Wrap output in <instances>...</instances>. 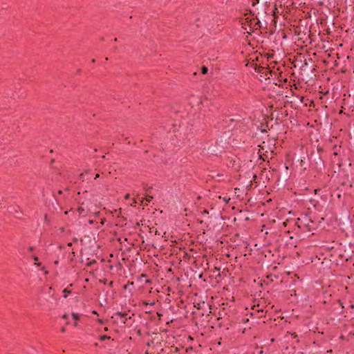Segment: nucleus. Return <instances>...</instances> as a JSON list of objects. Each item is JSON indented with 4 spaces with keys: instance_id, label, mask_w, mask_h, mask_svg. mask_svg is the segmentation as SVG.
Wrapping results in <instances>:
<instances>
[{
    "instance_id": "4be33fe9",
    "label": "nucleus",
    "mask_w": 354,
    "mask_h": 354,
    "mask_svg": "<svg viewBox=\"0 0 354 354\" xmlns=\"http://www.w3.org/2000/svg\"><path fill=\"white\" fill-rule=\"evenodd\" d=\"M58 193H59V194H61L62 193V190H59V191L58 192Z\"/></svg>"
},
{
    "instance_id": "9d476101",
    "label": "nucleus",
    "mask_w": 354,
    "mask_h": 354,
    "mask_svg": "<svg viewBox=\"0 0 354 354\" xmlns=\"http://www.w3.org/2000/svg\"><path fill=\"white\" fill-rule=\"evenodd\" d=\"M105 221H106V219H105V218L102 219L100 224H101V225H104V223H105Z\"/></svg>"
},
{
    "instance_id": "aec40b11",
    "label": "nucleus",
    "mask_w": 354,
    "mask_h": 354,
    "mask_svg": "<svg viewBox=\"0 0 354 354\" xmlns=\"http://www.w3.org/2000/svg\"><path fill=\"white\" fill-rule=\"evenodd\" d=\"M54 263H55V264H56V265H57V264H58V261H57H57H55L54 262Z\"/></svg>"
},
{
    "instance_id": "7ed1b4c3",
    "label": "nucleus",
    "mask_w": 354,
    "mask_h": 354,
    "mask_svg": "<svg viewBox=\"0 0 354 354\" xmlns=\"http://www.w3.org/2000/svg\"><path fill=\"white\" fill-rule=\"evenodd\" d=\"M32 259L35 261V265L37 266H40V263L38 261V258L36 256H32Z\"/></svg>"
},
{
    "instance_id": "412c9836",
    "label": "nucleus",
    "mask_w": 354,
    "mask_h": 354,
    "mask_svg": "<svg viewBox=\"0 0 354 354\" xmlns=\"http://www.w3.org/2000/svg\"><path fill=\"white\" fill-rule=\"evenodd\" d=\"M71 245H72V243H68V246H70V247H71Z\"/></svg>"
},
{
    "instance_id": "dca6fc26",
    "label": "nucleus",
    "mask_w": 354,
    "mask_h": 354,
    "mask_svg": "<svg viewBox=\"0 0 354 354\" xmlns=\"http://www.w3.org/2000/svg\"><path fill=\"white\" fill-rule=\"evenodd\" d=\"M78 211L81 213L83 211V209L82 207H80L78 209Z\"/></svg>"
},
{
    "instance_id": "f3484780",
    "label": "nucleus",
    "mask_w": 354,
    "mask_h": 354,
    "mask_svg": "<svg viewBox=\"0 0 354 354\" xmlns=\"http://www.w3.org/2000/svg\"><path fill=\"white\" fill-rule=\"evenodd\" d=\"M29 250H30V251H32V250H33V248H32V247H30V248H29Z\"/></svg>"
},
{
    "instance_id": "6ab92c4d",
    "label": "nucleus",
    "mask_w": 354,
    "mask_h": 354,
    "mask_svg": "<svg viewBox=\"0 0 354 354\" xmlns=\"http://www.w3.org/2000/svg\"><path fill=\"white\" fill-rule=\"evenodd\" d=\"M67 316L66 315H63L62 318L63 319H66Z\"/></svg>"
},
{
    "instance_id": "39448f33",
    "label": "nucleus",
    "mask_w": 354,
    "mask_h": 354,
    "mask_svg": "<svg viewBox=\"0 0 354 354\" xmlns=\"http://www.w3.org/2000/svg\"><path fill=\"white\" fill-rule=\"evenodd\" d=\"M71 292L70 290H68L67 288L64 289L63 293L64 294V297L66 298L67 297V294H69Z\"/></svg>"
},
{
    "instance_id": "b1692460",
    "label": "nucleus",
    "mask_w": 354,
    "mask_h": 354,
    "mask_svg": "<svg viewBox=\"0 0 354 354\" xmlns=\"http://www.w3.org/2000/svg\"><path fill=\"white\" fill-rule=\"evenodd\" d=\"M129 354H131V353H129Z\"/></svg>"
},
{
    "instance_id": "a211bd4d",
    "label": "nucleus",
    "mask_w": 354,
    "mask_h": 354,
    "mask_svg": "<svg viewBox=\"0 0 354 354\" xmlns=\"http://www.w3.org/2000/svg\"><path fill=\"white\" fill-rule=\"evenodd\" d=\"M61 330H62V332H65L66 329H65V328H62Z\"/></svg>"
},
{
    "instance_id": "2eb2a0df",
    "label": "nucleus",
    "mask_w": 354,
    "mask_h": 354,
    "mask_svg": "<svg viewBox=\"0 0 354 354\" xmlns=\"http://www.w3.org/2000/svg\"><path fill=\"white\" fill-rule=\"evenodd\" d=\"M133 194L136 196H139V193L138 192H134Z\"/></svg>"
},
{
    "instance_id": "4468645a",
    "label": "nucleus",
    "mask_w": 354,
    "mask_h": 354,
    "mask_svg": "<svg viewBox=\"0 0 354 354\" xmlns=\"http://www.w3.org/2000/svg\"><path fill=\"white\" fill-rule=\"evenodd\" d=\"M99 177H100V174H97L95 175V179H97V178H99Z\"/></svg>"
},
{
    "instance_id": "0eeeda50",
    "label": "nucleus",
    "mask_w": 354,
    "mask_h": 354,
    "mask_svg": "<svg viewBox=\"0 0 354 354\" xmlns=\"http://www.w3.org/2000/svg\"><path fill=\"white\" fill-rule=\"evenodd\" d=\"M132 201H133V203L131 204L132 206H135V205L138 203V201L136 198H133Z\"/></svg>"
},
{
    "instance_id": "f257e3e1",
    "label": "nucleus",
    "mask_w": 354,
    "mask_h": 354,
    "mask_svg": "<svg viewBox=\"0 0 354 354\" xmlns=\"http://www.w3.org/2000/svg\"><path fill=\"white\" fill-rule=\"evenodd\" d=\"M153 196L147 194L145 198H143L140 200V205H147L153 199Z\"/></svg>"
},
{
    "instance_id": "f8f14e48",
    "label": "nucleus",
    "mask_w": 354,
    "mask_h": 354,
    "mask_svg": "<svg viewBox=\"0 0 354 354\" xmlns=\"http://www.w3.org/2000/svg\"><path fill=\"white\" fill-rule=\"evenodd\" d=\"M41 270H44L45 274H48V270H45L44 267H43V268H41Z\"/></svg>"
},
{
    "instance_id": "20e7f679",
    "label": "nucleus",
    "mask_w": 354,
    "mask_h": 354,
    "mask_svg": "<svg viewBox=\"0 0 354 354\" xmlns=\"http://www.w3.org/2000/svg\"><path fill=\"white\" fill-rule=\"evenodd\" d=\"M201 72H202V73H203V74H206V73H207V72H208V68H207V67H206V66H203V67H202V68H201Z\"/></svg>"
},
{
    "instance_id": "6e6552de",
    "label": "nucleus",
    "mask_w": 354,
    "mask_h": 354,
    "mask_svg": "<svg viewBox=\"0 0 354 354\" xmlns=\"http://www.w3.org/2000/svg\"><path fill=\"white\" fill-rule=\"evenodd\" d=\"M125 199H129L130 198V194H127L124 196Z\"/></svg>"
},
{
    "instance_id": "ddd939ff",
    "label": "nucleus",
    "mask_w": 354,
    "mask_h": 354,
    "mask_svg": "<svg viewBox=\"0 0 354 354\" xmlns=\"http://www.w3.org/2000/svg\"><path fill=\"white\" fill-rule=\"evenodd\" d=\"M88 223H89L90 224H93V223H94V221H93V220H89V221H88Z\"/></svg>"
},
{
    "instance_id": "9b49d317",
    "label": "nucleus",
    "mask_w": 354,
    "mask_h": 354,
    "mask_svg": "<svg viewBox=\"0 0 354 354\" xmlns=\"http://www.w3.org/2000/svg\"><path fill=\"white\" fill-rule=\"evenodd\" d=\"M257 3H259V0H255V1H253L252 5L254 6Z\"/></svg>"
},
{
    "instance_id": "5701e85b",
    "label": "nucleus",
    "mask_w": 354,
    "mask_h": 354,
    "mask_svg": "<svg viewBox=\"0 0 354 354\" xmlns=\"http://www.w3.org/2000/svg\"><path fill=\"white\" fill-rule=\"evenodd\" d=\"M106 337H107L106 336H104V337H102V339H106Z\"/></svg>"
},
{
    "instance_id": "1a4fd4ad",
    "label": "nucleus",
    "mask_w": 354,
    "mask_h": 354,
    "mask_svg": "<svg viewBox=\"0 0 354 354\" xmlns=\"http://www.w3.org/2000/svg\"><path fill=\"white\" fill-rule=\"evenodd\" d=\"M83 178H84V174H83V173H82V174L80 175V179L83 180Z\"/></svg>"
},
{
    "instance_id": "f03ea898",
    "label": "nucleus",
    "mask_w": 354,
    "mask_h": 354,
    "mask_svg": "<svg viewBox=\"0 0 354 354\" xmlns=\"http://www.w3.org/2000/svg\"><path fill=\"white\" fill-rule=\"evenodd\" d=\"M118 314L122 317V322L125 324L127 319H128V317H127V314L126 313H118ZM129 318L130 319L131 317H129Z\"/></svg>"
},
{
    "instance_id": "423d86ee",
    "label": "nucleus",
    "mask_w": 354,
    "mask_h": 354,
    "mask_svg": "<svg viewBox=\"0 0 354 354\" xmlns=\"http://www.w3.org/2000/svg\"><path fill=\"white\" fill-rule=\"evenodd\" d=\"M72 317L75 322H77L79 319V315L76 313H73Z\"/></svg>"
}]
</instances>
